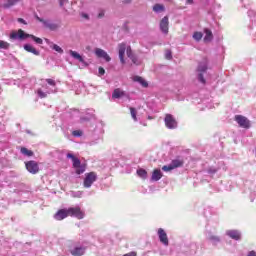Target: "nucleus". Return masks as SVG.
<instances>
[{
	"instance_id": "nucleus-1",
	"label": "nucleus",
	"mask_w": 256,
	"mask_h": 256,
	"mask_svg": "<svg viewBox=\"0 0 256 256\" xmlns=\"http://www.w3.org/2000/svg\"><path fill=\"white\" fill-rule=\"evenodd\" d=\"M32 39L33 41H35L37 43V45H43V39L33 35V34H27L25 33V31H23V29H19L18 31H13L10 34V39H20V41H23L25 39Z\"/></svg>"
},
{
	"instance_id": "nucleus-2",
	"label": "nucleus",
	"mask_w": 256,
	"mask_h": 256,
	"mask_svg": "<svg viewBox=\"0 0 256 256\" xmlns=\"http://www.w3.org/2000/svg\"><path fill=\"white\" fill-rule=\"evenodd\" d=\"M209 65V60L207 58H203L201 62H199L197 67L198 74V81L202 83V85H205L207 83V80H205V77L203 76V73H207V69Z\"/></svg>"
},
{
	"instance_id": "nucleus-3",
	"label": "nucleus",
	"mask_w": 256,
	"mask_h": 256,
	"mask_svg": "<svg viewBox=\"0 0 256 256\" xmlns=\"http://www.w3.org/2000/svg\"><path fill=\"white\" fill-rule=\"evenodd\" d=\"M125 51H126V55L127 57H133V50L131 49V46H127V44L125 43H120L118 45V53H119V59L120 62L122 63V65H125Z\"/></svg>"
},
{
	"instance_id": "nucleus-4",
	"label": "nucleus",
	"mask_w": 256,
	"mask_h": 256,
	"mask_svg": "<svg viewBox=\"0 0 256 256\" xmlns=\"http://www.w3.org/2000/svg\"><path fill=\"white\" fill-rule=\"evenodd\" d=\"M68 217H75L76 219H84L85 218V212L81 210V207H70L68 208Z\"/></svg>"
},
{
	"instance_id": "nucleus-5",
	"label": "nucleus",
	"mask_w": 256,
	"mask_h": 256,
	"mask_svg": "<svg viewBox=\"0 0 256 256\" xmlns=\"http://www.w3.org/2000/svg\"><path fill=\"white\" fill-rule=\"evenodd\" d=\"M95 181H97V173L89 172L86 174V176L84 178L83 185L86 189H89V187H91V185H93V183H95Z\"/></svg>"
},
{
	"instance_id": "nucleus-6",
	"label": "nucleus",
	"mask_w": 256,
	"mask_h": 256,
	"mask_svg": "<svg viewBox=\"0 0 256 256\" xmlns=\"http://www.w3.org/2000/svg\"><path fill=\"white\" fill-rule=\"evenodd\" d=\"M25 167L32 175H37V173H39V164L35 160L25 162Z\"/></svg>"
},
{
	"instance_id": "nucleus-7",
	"label": "nucleus",
	"mask_w": 256,
	"mask_h": 256,
	"mask_svg": "<svg viewBox=\"0 0 256 256\" xmlns=\"http://www.w3.org/2000/svg\"><path fill=\"white\" fill-rule=\"evenodd\" d=\"M235 121L240 127H243V129H249V127H251V122L243 115H236Z\"/></svg>"
},
{
	"instance_id": "nucleus-8",
	"label": "nucleus",
	"mask_w": 256,
	"mask_h": 256,
	"mask_svg": "<svg viewBox=\"0 0 256 256\" xmlns=\"http://www.w3.org/2000/svg\"><path fill=\"white\" fill-rule=\"evenodd\" d=\"M164 123L168 129H177V120L171 114H166Z\"/></svg>"
},
{
	"instance_id": "nucleus-9",
	"label": "nucleus",
	"mask_w": 256,
	"mask_h": 256,
	"mask_svg": "<svg viewBox=\"0 0 256 256\" xmlns=\"http://www.w3.org/2000/svg\"><path fill=\"white\" fill-rule=\"evenodd\" d=\"M67 217H69V210H68V208L59 209L54 214V219L56 221H63V219H67Z\"/></svg>"
},
{
	"instance_id": "nucleus-10",
	"label": "nucleus",
	"mask_w": 256,
	"mask_h": 256,
	"mask_svg": "<svg viewBox=\"0 0 256 256\" xmlns=\"http://www.w3.org/2000/svg\"><path fill=\"white\" fill-rule=\"evenodd\" d=\"M157 233L160 243L165 245V247L169 246V238L167 237V232H165L163 228H159Z\"/></svg>"
},
{
	"instance_id": "nucleus-11",
	"label": "nucleus",
	"mask_w": 256,
	"mask_h": 256,
	"mask_svg": "<svg viewBox=\"0 0 256 256\" xmlns=\"http://www.w3.org/2000/svg\"><path fill=\"white\" fill-rule=\"evenodd\" d=\"M37 21H39L40 23H43V25L47 28L50 29V31H57V29H59V26L55 23H50L47 20H43L41 17L36 16Z\"/></svg>"
},
{
	"instance_id": "nucleus-12",
	"label": "nucleus",
	"mask_w": 256,
	"mask_h": 256,
	"mask_svg": "<svg viewBox=\"0 0 256 256\" xmlns=\"http://www.w3.org/2000/svg\"><path fill=\"white\" fill-rule=\"evenodd\" d=\"M95 55L99 59H105V61H107V63H109V61H111V56H109V54H107L105 52V50H103L101 48H96L95 49Z\"/></svg>"
},
{
	"instance_id": "nucleus-13",
	"label": "nucleus",
	"mask_w": 256,
	"mask_h": 256,
	"mask_svg": "<svg viewBox=\"0 0 256 256\" xmlns=\"http://www.w3.org/2000/svg\"><path fill=\"white\" fill-rule=\"evenodd\" d=\"M160 29L165 35L169 33V17L165 16L164 18H162V20L160 21Z\"/></svg>"
},
{
	"instance_id": "nucleus-14",
	"label": "nucleus",
	"mask_w": 256,
	"mask_h": 256,
	"mask_svg": "<svg viewBox=\"0 0 256 256\" xmlns=\"http://www.w3.org/2000/svg\"><path fill=\"white\" fill-rule=\"evenodd\" d=\"M85 251H87L86 247L76 246L74 249L70 250V253L73 256H82L85 255Z\"/></svg>"
},
{
	"instance_id": "nucleus-15",
	"label": "nucleus",
	"mask_w": 256,
	"mask_h": 256,
	"mask_svg": "<svg viewBox=\"0 0 256 256\" xmlns=\"http://www.w3.org/2000/svg\"><path fill=\"white\" fill-rule=\"evenodd\" d=\"M121 97H127V93H125L121 88L114 89L112 99H121Z\"/></svg>"
},
{
	"instance_id": "nucleus-16",
	"label": "nucleus",
	"mask_w": 256,
	"mask_h": 256,
	"mask_svg": "<svg viewBox=\"0 0 256 256\" xmlns=\"http://www.w3.org/2000/svg\"><path fill=\"white\" fill-rule=\"evenodd\" d=\"M70 55L73 57V59H76L80 63H83L87 67V62H85V59H83V56L79 54L77 51L70 50Z\"/></svg>"
},
{
	"instance_id": "nucleus-17",
	"label": "nucleus",
	"mask_w": 256,
	"mask_h": 256,
	"mask_svg": "<svg viewBox=\"0 0 256 256\" xmlns=\"http://www.w3.org/2000/svg\"><path fill=\"white\" fill-rule=\"evenodd\" d=\"M226 235H228L230 239H234L235 241H239V239H241V233H239V231L237 230H228L226 232Z\"/></svg>"
},
{
	"instance_id": "nucleus-18",
	"label": "nucleus",
	"mask_w": 256,
	"mask_h": 256,
	"mask_svg": "<svg viewBox=\"0 0 256 256\" xmlns=\"http://www.w3.org/2000/svg\"><path fill=\"white\" fill-rule=\"evenodd\" d=\"M132 81H134L135 83H139L140 85H142V87H149V83H147V81L141 76H134L132 78Z\"/></svg>"
},
{
	"instance_id": "nucleus-19",
	"label": "nucleus",
	"mask_w": 256,
	"mask_h": 256,
	"mask_svg": "<svg viewBox=\"0 0 256 256\" xmlns=\"http://www.w3.org/2000/svg\"><path fill=\"white\" fill-rule=\"evenodd\" d=\"M67 158L72 160L74 169H76V167H79L81 165V160L75 157V155L68 153Z\"/></svg>"
},
{
	"instance_id": "nucleus-20",
	"label": "nucleus",
	"mask_w": 256,
	"mask_h": 256,
	"mask_svg": "<svg viewBox=\"0 0 256 256\" xmlns=\"http://www.w3.org/2000/svg\"><path fill=\"white\" fill-rule=\"evenodd\" d=\"M205 37H204V42L209 43L213 41V32L209 30V28L204 29Z\"/></svg>"
},
{
	"instance_id": "nucleus-21",
	"label": "nucleus",
	"mask_w": 256,
	"mask_h": 256,
	"mask_svg": "<svg viewBox=\"0 0 256 256\" xmlns=\"http://www.w3.org/2000/svg\"><path fill=\"white\" fill-rule=\"evenodd\" d=\"M24 49L25 51H27L28 53H32L33 55H40V52L37 49H35V47H33L31 44H25Z\"/></svg>"
},
{
	"instance_id": "nucleus-22",
	"label": "nucleus",
	"mask_w": 256,
	"mask_h": 256,
	"mask_svg": "<svg viewBox=\"0 0 256 256\" xmlns=\"http://www.w3.org/2000/svg\"><path fill=\"white\" fill-rule=\"evenodd\" d=\"M185 164V161L183 159H174L171 161V165L174 169H177L179 167H183V165Z\"/></svg>"
},
{
	"instance_id": "nucleus-23",
	"label": "nucleus",
	"mask_w": 256,
	"mask_h": 256,
	"mask_svg": "<svg viewBox=\"0 0 256 256\" xmlns=\"http://www.w3.org/2000/svg\"><path fill=\"white\" fill-rule=\"evenodd\" d=\"M162 177H163V173L161 172V170L155 169L152 172V177H151L152 181H159Z\"/></svg>"
},
{
	"instance_id": "nucleus-24",
	"label": "nucleus",
	"mask_w": 256,
	"mask_h": 256,
	"mask_svg": "<svg viewBox=\"0 0 256 256\" xmlns=\"http://www.w3.org/2000/svg\"><path fill=\"white\" fill-rule=\"evenodd\" d=\"M19 3V0H7L6 3L2 5L4 9H9L13 7V5H17Z\"/></svg>"
},
{
	"instance_id": "nucleus-25",
	"label": "nucleus",
	"mask_w": 256,
	"mask_h": 256,
	"mask_svg": "<svg viewBox=\"0 0 256 256\" xmlns=\"http://www.w3.org/2000/svg\"><path fill=\"white\" fill-rule=\"evenodd\" d=\"M20 152L22 153V155H25L26 157H33V155H34L32 150H29L25 147H21Z\"/></svg>"
},
{
	"instance_id": "nucleus-26",
	"label": "nucleus",
	"mask_w": 256,
	"mask_h": 256,
	"mask_svg": "<svg viewBox=\"0 0 256 256\" xmlns=\"http://www.w3.org/2000/svg\"><path fill=\"white\" fill-rule=\"evenodd\" d=\"M153 11L154 13H162L165 11V6L163 4H155L153 6Z\"/></svg>"
},
{
	"instance_id": "nucleus-27",
	"label": "nucleus",
	"mask_w": 256,
	"mask_h": 256,
	"mask_svg": "<svg viewBox=\"0 0 256 256\" xmlns=\"http://www.w3.org/2000/svg\"><path fill=\"white\" fill-rule=\"evenodd\" d=\"M75 169H76L77 175H81V174L85 173L86 166H85V164H80Z\"/></svg>"
},
{
	"instance_id": "nucleus-28",
	"label": "nucleus",
	"mask_w": 256,
	"mask_h": 256,
	"mask_svg": "<svg viewBox=\"0 0 256 256\" xmlns=\"http://www.w3.org/2000/svg\"><path fill=\"white\" fill-rule=\"evenodd\" d=\"M137 175H139V177H141L142 179H147V170L139 169L137 170Z\"/></svg>"
},
{
	"instance_id": "nucleus-29",
	"label": "nucleus",
	"mask_w": 256,
	"mask_h": 256,
	"mask_svg": "<svg viewBox=\"0 0 256 256\" xmlns=\"http://www.w3.org/2000/svg\"><path fill=\"white\" fill-rule=\"evenodd\" d=\"M201 39H203V33L202 32H194L193 40L194 41H201Z\"/></svg>"
},
{
	"instance_id": "nucleus-30",
	"label": "nucleus",
	"mask_w": 256,
	"mask_h": 256,
	"mask_svg": "<svg viewBox=\"0 0 256 256\" xmlns=\"http://www.w3.org/2000/svg\"><path fill=\"white\" fill-rule=\"evenodd\" d=\"M9 47H11L9 42L0 40V49H9Z\"/></svg>"
},
{
	"instance_id": "nucleus-31",
	"label": "nucleus",
	"mask_w": 256,
	"mask_h": 256,
	"mask_svg": "<svg viewBox=\"0 0 256 256\" xmlns=\"http://www.w3.org/2000/svg\"><path fill=\"white\" fill-rule=\"evenodd\" d=\"M52 49H53L54 51H56L57 53H60V55H63V50H62V48H61L59 45H57V44H52Z\"/></svg>"
},
{
	"instance_id": "nucleus-32",
	"label": "nucleus",
	"mask_w": 256,
	"mask_h": 256,
	"mask_svg": "<svg viewBox=\"0 0 256 256\" xmlns=\"http://www.w3.org/2000/svg\"><path fill=\"white\" fill-rule=\"evenodd\" d=\"M130 113H131L132 119H134V121H137V110H135V108L133 107H130Z\"/></svg>"
},
{
	"instance_id": "nucleus-33",
	"label": "nucleus",
	"mask_w": 256,
	"mask_h": 256,
	"mask_svg": "<svg viewBox=\"0 0 256 256\" xmlns=\"http://www.w3.org/2000/svg\"><path fill=\"white\" fill-rule=\"evenodd\" d=\"M173 169H175V168H173L171 163L169 165H164L162 167V171H166V172L173 171Z\"/></svg>"
},
{
	"instance_id": "nucleus-34",
	"label": "nucleus",
	"mask_w": 256,
	"mask_h": 256,
	"mask_svg": "<svg viewBox=\"0 0 256 256\" xmlns=\"http://www.w3.org/2000/svg\"><path fill=\"white\" fill-rule=\"evenodd\" d=\"M37 94L40 97V99H45V97H47V93L43 92V90L41 89L37 90Z\"/></svg>"
},
{
	"instance_id": "nucleus-35",
	"label": "nucleus",
	"mask_w": 256,
	"mask_h": 256,
	"mask_svg": "<svg viewBox=\"0 0 256 256\" xmlns=\"http://www.w3.org/2000/svg\"><path fill=\"white\" fill-rule=\"evenodd\" d=\"M46 82L48 83V85H51L52 87H55V85H57V82H55V80L51 78L46 79Z\"/></svg>"
},
{
	"instance_id": "nucleus-36",
	"label": "nucleus",
	"mask_w": 256,
	"mask_h": 256,
	"mask_svg": "<svg viewBox=\"0 0 256 256\" xmlns=\"http://www.w3.org/2000/svg\"><path fill=\"white\" fill-rule=\"evenodd\" d=\"M72 135H73L74 137H81V135H83V132L80 131V130H76V131H73V132H72Z\"/></svg>"
},
{
	"instance_id": "nucleus-37",
	"label": "nucleus",
	"mask_w": 256,
	"mask_h": 256,
	"mask_svg": "<svg viewBox=\"0 0 256 256\" xmlns=\"http://www.w3.org/2000/svg\"><path fill=\"white\" fill-rule=\"evenodd\" d=\"M132 63H134V65H139V61L137 60V56L133 55L132 57H130Z\"/></svg>"
},
{
	"instance_id": "nucleus-38",
	"label": "nucleus",
	"mask_w": 256,
	"mask_h": 256,
	"mask_svg": "<svg viewBox=\"0 0 256 256\" xmlns=\"http://www.w3.org/2000/svg\"><path fill=\"white\" fill-rule=\"evenodd\" d=\"M98 73H99L100 76L105 75V68L104 67H99L98 68Z\"/></svg>"
},
{
	"instance_id": "nucleus-39",
	"label": "nucleus",
	"mask_w": 256,
	"mask_h": 256,
	"mask_svg": "<svg viewBox=\"0 0 256 256\" xmlns=\"http://www.w3.org/2000/svg\"><path fill=\"white\" fill-rule=\"evenodd\" d=\"M165 57L166 59H173V55L171 54L170 50L166 51Z\"/></svg>"
},
{
	"instance_id": "nucleus-40",
	"label": "nucleus",
	"mask_w": 256,
	"mask_h": 256,
	"mask_svg": "<svg viewBox=\"0 0 256 256\" xmlns=\"http://www.w3.org/2000/svg\"><path fill=\"white\" fill-rule=\"evenodd\" d=\"M209 240L210 241H215V242L220 241L218 236H213V235L209 237Z\"/></svg>"
},
{
	"instance_id": "nucleus-41",
	"label": "nucleus",
	"mask_w": 256,
	"mask_h": 256,
	"mask_svg": "<svg viewBox=\"0 0 256 256\" xmlns=\"http://www.w3.org/2000/svg\"><path fill=\"white\" fill-rule=\"evenodd\" d=\"M18 23H22L23 25H27V22L23 18H18Z\"/></svg>"
},
{
	"instance_id": "nucleus-42",
	"label": "nucleus",
	"mask_w": 256,
	"mask_h": 256,
	"mask_svg": "<svg viewBox=\"0 0 256 256\" xmlns=\"http://www.w3.org/2000/svg\"><path fill=\"white\" fill-rule=\"evenodd\" d=\"M68 0H59V5L60 7H63V5H65V3H67Z\"/></svg>"
},
{
	"instance_id": "nucleus-43",
	"label": "nucleus",
	"mask_w": 256,
	"mask_h": 256,
	"mask_svg": "<svg viewBox=\"0 0 256 256\" xmlns=\"http://www.w3.org/2000/svg\"><path fill=\"white\" fill-rule=\"evenodd\" d=\"M248 256H256V252H255V251H250V252L248 253Z\"/></svg>"
},
{
	"instance_id": "nucleus-44",
	"label": "nucleus",
	"mask_w": 256,
	"mask_h": 256,
	"mask_svg": "<svg viewBox=\"0 0 256 256\" xmlns=\"http://www.w3.org/2000/svg\"><path fill=\"white\" fill-rule=\"evenodd\" d=\"M105 16V13L101 12L98 14V19H101V17H104Z\"/></svg>"
},
{
	"instance_id": "nucleus-45",
	"label": "nucleus",
	"mask_w": 256,
	"mask_h": 256,
	"mask_svg": "<svg viewBox=\"0 0 256 256\" xmlns=\"http://www.w3.org/2000/svg\"><path fill=\"white\" fill-rule=\"evenodd\" d=\"M131 1H133V0H122V3L129 4V3H131Z\"/></svg>"
},
{
	"instance_id": "nucleus-46",
	"label": "nucleus",
	"mask_w": 256,
	"mask_h": 256,
	"mask_svg": "<svg viewBox=\"0 0 256 256\" xmlns=\"http://www.w3.org/2000/svg\"><path fill=\"white\" fill-rule=\"evenodd\" d=\"M186 3H187L188 5H193V0H186Z\"/></svg>"
},
{
	"instance_id": "nucleus-47",
	"label": "nucleus",
	"mask_w": 256,
	"mask_h": 256,
	"mask_svg": "<svg viewBox=\"0 0 256 256\" xmlns=\"http://www.w3.org/2000/svg\"><path fill=\"white\" fill-rule=\"evenodd\" d=\"M82 17H84V19H89V15L87 14H83Z\"/></svg>"
}]
</instances>
